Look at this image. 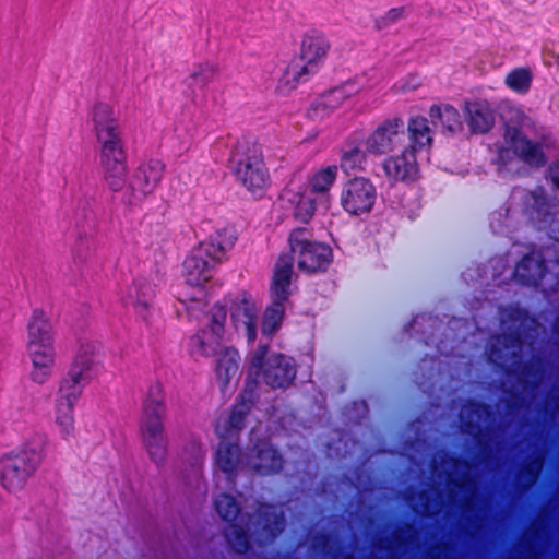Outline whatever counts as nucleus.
I'll list each match as a JSON object with an SVG mask.
<instances>
[{
    "label": "nucleus",
    "instance_id": "nucleus-1",
    "mask_svg": "<svg viewBox=\"0 0 559 559\" xmlns=\"http://www.w3.org/2000/svg\"><path fill=\"white\" fill-rule=\"evenodd\" d=\"M103 179L114 193L123 194L128 185V153L122 126L114 107L98 102L91 110Z\"/></svg>",
    "mask_w": 559,
    "mask_h": 559
},
{
    "label": "nucleus",
    "instance_id": "nucleus-2",
    "mask_svg": "<svg viewBox=\"0 0 559 559\" xmlns=\"http://www.w3.org/2000/svg\"><path fill=\"white\" fill-rule=\"evenodd\" d=\"M166 417L167 405L164 388L156 382L148 386L142 402L139 431L148 459L158 468L166 465L168 457L169 440L165 427Z\"/></svg>",
    "mask_w": 559,
    "mask_h": 559
},
{
    "label": "nucleus",
    "instance_id": "nucleus-3",
    "mask_svg": "<svg viewBox=\"0 0 559 559\" xmlns=\"http://www.w3.org/2000/svg\"><path fill=\"white\" fill-rule=\"evenodd\" d=\"M237 240L233 228H222L194 247L183 261V274L188 285L203 286L212 280L218 265L227 259V252Z\"/></svg>",
    "mask_w": 559,
    "mask_h": 559
},
{
    "label": "nucleus",
    "instance_id": "nucleus-4",
    "mask_svg": "<svg viewBox=\"0 0 559 559\" xmlns=\"http://www.w3.org/2000/svg\"><path fill=\"white\" fill-rule=\"evenodd\" d=\"M46 438L35 436L0 456V484L11 493L24 489L45 459Z\"/></svg>",
    "mask_w": 559,
    "mask_h": 559
},
{
    "label": "nucleus",
    "instance_id": "nucleus-5",
    "mask_svg": "<svg viewBox=\"0 0 559 559\" xmlns=\"http://www.w3.org/2000/svg\"><path fill=\"white\" fill-rule=\"evenodd\" d=\"M26 353L32 361L31 379L45 383L55 364L53 329L41 309H35L26 326Z\"/></svg>",
    "mask_w": 559,
    "mask_h": 559
},
{
    "label": "nucleus",
    "instance_id": "nucleus-6",
    "mask_svg": "<svg viewBox=\"0 0 559 559\" xmlns=\"http://www.w3.org/2000/svg\"><path fill=\"white\" fill-rule=\"evenodd\" d=\"M229 168L249 192L262 195L270 185L269 169L264 163L263 153L257 143L237 142L228 159Z\"/></svg>",
    "mask_w": 559,
    "mask_h": 559
},
{
    "label": "nucleus",
    "instance_id": "nucleus-7",
    "mask_svg": "<svg viewBox=\"0 0 559 559\" xmlns=\"http://www.w3.org/2000/svg\"><path fill=\"white\" fill-rule=\"evenodd\" d=\"M296 364L293 357L282 353L270 354V346L261 344L251 355L247 381H262L272 389H287L296 379Z\"/></svg>",
    "mask_w": 559,
    "mask_h": 559
},
{
    "label": "nucleus",
    "instance_id": "nucleus-8",
    "mask_svg": "<svg viewBox=\"0 0 559 559\" xmlns=\"http://www.w3.org/2000/svg\"><path fill=\"white\" fill-rule=\"evenodd\" d=\"M290 252L296 259L298 270L307 275L325 273L333 262V250L324 242L311 239L310 231L305 227L295 228L288 237Z\"/></svg>",
    "mask_w": 559,
    "mask_h": 559
},
{
    "label": "nucleus",
    "instance_id": "nucleus-9",
    "mask_svg": "<svg viewBox=\"0 0 559 559\" xmlns=\"http://www.w3.org/2000/svg\"><path fill=\"white\" fill-rule=\"evenodd\" d=\"M293 276V258L287 254H281L274 267V274L271 283L272 302L264 311L262 321L263 334L272 335L282 325L286 310V302L290 297V284Z\"/></svg>",
    "mask_w": 559,
    "mask_h": 559
},
{
    "label": "nucleus",
    "instance_id": "nucleus-10",
    "mask_svg": "<svg viewBox=\"0 0 559 559\" xmlns=\"http://www.w3.org/2000/svg\"><path fill=\"white\" fill-rule=\"evenodd\" d=\"M164 173L165 165L158 159L141 163L129 178L123 194L120 195L121 203L128 209L140 207L160 185Z\"/></svg>",
    "mask_w": 559,
    "mask_h": 559
},
{
    "label": "nucleus",
    "instance_id": "nucleus-11",
    "mask_svg": "<svg viewBox=\"0 0 559 559\" xmlns=\"http://www.w3.org/2000/svg\"><path fill=\"white\" fill-rule=\"evenodd\" d=\"M330 49L331 43L324 33L318 29L308 31L302 36L300 44V59L304 64L301 67L292 64L288 68L293 81L296 83L307 82L324 63Z\"/></svg>",
    "mask_w": 559,
    "mask_h": 559
},
{
    "label": "nucleus",
    "instance_id": "nucleus-12",
    "mask_svg": "<svg viewBox=\"0 0 559 559\" xmlns=\"http://www.w3.org/2000/svg\"><path fill=\"white\" fill-rule=\"evenodd\" d=\"M377 198V187L369 178L354 177L344 182L340 203L347 214L360 216L372 211Z\"/></svg>",
    "mask_w": 559,
    "mask_h": 559
},
{
    "label": "nucleus",
    "instance_id": "nucleus-13",
    "mask_svg": "<svg viewBox=\"0 0 559 559\" xmlns=\"http://www.w3.org/2000/svg\"><path fill=\"white\" fill-rule=\"evenodd\" d=\"M227 302L230 321L237 332H242L248 343L257 338V324L259 309L250 293L241 290L239 294H227L224 296Z\"/></svg>",
    "mask_w": 559,
    "mask_h": 559
},
{
    "label": "nucleus",
    "instance_id": "nucleus-14",
    "mask_svg": "<svg viewBox=\"0 0 559 559\" xmlns=\"http://www.w3.org/2000/svg\"><path fill=\"white\" fill-rule=\"evenodd\" d=\"M405 134V123L401 117L383 120L366 139V151L371 155H384L401 144Z\"/></svg>",
    "mask_w": 559,
    "mask_h": 559
},
{
    "label": "nucleus",
    "instance_id": "nucleus-15",
    "mask_svg": "<svg viewBox=\"0 0 559 559\" xmlns=\"http://www.w3.org/2000/svg\"><path fill=\"white\" fill-rule=\"evenodd\" d=\"M102 345L95 341L82 342L69 371L85 382H91L103 370Z\"/></svg>",
    "mask_w": 559,
    "mask_h": 559
},
{
    "label": "nucleus",
    "instance_id": "nucleus-16",
    "mask_svg": "<svg viewBox=\"0 0 559 559\" xmlns=\"http://www.w3.org/2000/svg\"><path fill=\"white\" fill-rule=\"evenodd\" d=\"M359 90L360 87L355 81L348 80L322 94L317 102L311 104L307 116L313 120H322L329 117L347 98L356 95Z\"/></svg>",
    "mask_w": 559,
    "mask_h": 559
},
{
    "label": "nucleus",
    "instance_id": "nucleus-17",
    "mask_svg": "<svg viewBox=\"0 0 559 559\" xmlns=\"http://www.w3.org/2000/svg\"><path fill=\"white\" fill-rule=\"evenodd\" d=\"M506 141L514 154L526 165L543 168L547 164V156L538 142L530 140L519 128H508Z\"/></svg>",
    "mask_w": 559,
    "mask_h": 559
},
{
    "label": "nucleus",
    "instance_id": "nucleus-18",
    "mask_svg": "<svg viewBox=\"0 0 559 559\" xmlns=\"http://www.w3.org/2000/svg\"><path fill=\"white\" fill-rule=\"evenodd\" d=\"M249 463L257 474L271 476L282 472L284 457L269 440L261 439L251 448Z\"/></svg>",
    "mask_w": 559,
    "mask_h": 559
},
{
    "label": "nucleus",
    "instance_id": "nucleus-19",
    "mask_svg": "<svg viewBox=\"0 0 559 559\" xmlns=\"http://www.w3.org/2000/svg\"><path fill=\"white\" fill-rule=\"evenodd\" d=\"M255 518L254 534L261 545L274 542L284 530V515L273 504H261Z\"/></svg>",
    "mask_w": 559,
    "mask_h": 559
},
{
    "label": "nucleus",
    "instance_id": "nucleus-20",
    "mask_svg": "<svg viewBox=\"0 0 559 559\" xmlns=\"http://www.w3.org/2000/svg\"><path fill=\"white\" fill-rule=\"evenodd\" d=\"M548 266L540 252H528L516 263L513 277L519 285L537 288L546 274Z\"/></svg>",
    "mask_w": 559,
    "mask_h": 559
},
{
    "label": "nucleus",
    "instance_id": "nucleus-21",
    "mask_svg": "<svg viewBox=\"0 0 559 559\" xmlns=\"http://www.w3.org/2000/svg\"><path fill=\"white\" fill-rule=\"evenodd\" d=\"M385 176L397 182H414L419 177L417 156L411 150H403L401 154L390 156L383 160Z\"/></svg>",
    "mask_w": 559,
    "mask_h": 559
},
{
    "label": "nucleus",
    "instance_id": "nucleus-22",
    "mask_svg": "<svg viewBox=\"0 0 559 559\" xmlns=\"http://www.w3.org/2000/svg\"><path fill=\"white\" fill-rule=\"evenodd\" d=\"M257 397V380L246 381L245 389L229 414L226 435L238 433L243 429L246 418L255 404Z\"/></svg>",
    "mask_w": 559,
    "mask_h": 559
},
{
    "label": "nucleus",
    "instance_id": "nucleus-23",
    "mask_svg": "<svg viewBox=\"0 0 559 559\" xmlns=\"http://www.w3.org/2000/svg\"><path fill=\"white\" fill-rule=\"evenodd\" d=\"M154 298V285L145 278H138L129 288L126 304L132 306L143 321L148 322Z\"/></svg>",
    "mask_w": 559,
    "mask_h": 559
},
{
    "label": "nucleus",
    "instance_id": "nucleus-24",
    "mask_svg": "<svg viewBox=\"0 0 559 559\" xmlns=\"http://www.w3.org/2000/svg\"><path fill=\"white\" fill-rule=\"evenodd\" d=\"M406 131L408 135V146L415 155L432 144V130L429 127V120L423 116H414L408 119Z\"/></svg>",
    "mask_w": 559,
    "mask_h": 559
},
{
    "label": "nucleus",
    "instance_id": "nucleus-25",
    "mask_svg": "<svg viewBox=\"0 0 559 559\" xmlns=\"http://www.w3.org/2000/svg\"><path fill=\"white\" fill-rule=\"evenodd\" d=\"M429 118L435 128L442 133L454 134L462 129L461 115L456 108L449 104H433L429 108Z\"/></svg>",
    "mask_w": 559,
    "mask_h": 559
},
{
    "label": "nucleus",
    "instance_id": "nucleus-26",
    "mask_svg": "<svg viewBox=\"0 0 559 559\" xmlns=\"http://www.w3.org/2000/svg\"><path fill=\"white\" fill-rule=\"evenodd\" d=\"M241 448L238 443L225 441L218 443L215 463L228 479L236 477L238 465L241 462Z\"/></svg>",
    "mask_w": 559,
    "mask_h": 559
},
{
    "label": "nucleus",
    "instance_id": "nucleus-27",
    "mask_svg": "<svg viewBox=\"0 0 559 559\" xmlns=\"http://www.w3.org/2000/svg\"><path fill=\"white\" fill-rule=\"evenodd\" d=\"M224 336H217L212 331L203 328L199 330L189 340V350L191 355L212 357L216 355L222 347Z\"/></svg>",
    "mask_w": 559,
    "mask_h": 559
},
{
    "label": "nucleus",
    "instance_id": "nucleus-28",
    "mask_svg": "<svg viewBox=\"0 0 559 559\" xmlns=\"http://www.w3.org/2000/svg\"><path fill=\"white\" fill-rule=\"evenodd\" d=\"M240 355L234 347H226L217 358L216 378L224 391L237 374L239 369Z\"/></svg>",
    "mask_w": 559,
    "mask_h": 559
},
{
    "label": "nucleus",
    "instance_id": "nucleus-29",
    "mask_svg": "<svg viewBox=\"0 0 559 559\" xmlns=\"http://www.w3.org/2000/svg\"><path fill=\"white\" fill-rule=\"evenodd\" d=\"M468 114L467 124L473 133H487L493 126L495 118L490 108L481 103H472L466 106Z\"/></svg>",
    "mask_w": 559,
    "mask_h": 559
},
{
    "label": "nucleus",
    "instance_id": "nucleus-30",
    "mask_svg": "<svg viewBox=\"0 0 559 559\" xmlns=\"http://www.w3.org/2000/svg\"><path fill=\"white\" fill-rule=\"evenodd\" d=\"M87 384L88 382L68 371L67 376L60 381L56 403L75 406Z\"/></svg>",
    "mask_w": 559,
    "mask_h": 559
},
{
    "label": "nucleus",
    "instance_id": "nucleus-31",
    "mask_svg": "<svg viewBox=\"0 0 559 559\" xmlns=\"http://www.w3.org/2000/svg\"><path fill=\"white\" fill-rule=\"evenodd\" d=\"M215 510L219 518L227 524L238 522L241 507L230 493H221L214 501Z\"/></svg>",
    "mask_w": 559,
    "mask_h": 559
},
{
    "label": "nucleus",
    "instance_id": "nucleus-32",
    "mask_svg": "<svg viewBox=\"0 0 559 559\" xmlns=\"http://www.w3.org/2000/svg\"><path fill=\"white\" fill-rule=\"evenodd\" d=\"M337 166L332 165L318 170L310 179L309 186L312 193H328L336 181Z\"/></svg>",
    "mask_w": 559,
    "mask_h": 559
},
{
    "label": "nucleus",
    "instance_id": "nucleus-33",
    "mask_svg": "<svg viewBox=\"0 0 559 559\" xmlns=\"http://www.w3.org/2000/svg\"><path fill=\"white\" fill-rule=\"evenodd\" d=\"M230 531L225 532V538L229 547L238 555H245L251 548L249 535L246 528L238 522L228 524Z\"/></svg>",
    "mask_w": 559,
    "mask_h": 559
},
{
    "label": "nucleus",
    "instance_id": "nucleus-34",
    "mask_svg": "<svg viewBox=\"0 0 559 559\" xmlns=\"http://www.w3.org/2000/svg\"><path fill=\"white\" fill-rule=\"evenodd\" d=\"M228 311L229 309L224 297L217 300L209 311V324L205 329L212 331L217 336H224Z\"/></svg>",
    "mask_w": 559,
    "mask_h": 559
},
{
    "label": "nucleus",
    "instance_id": "nucleus-35",
    "mask_svg": "<svg viewBox=\"0 0 559 559\" xmlns=\"http://www.w3.org/2000/svg\"><path fill=\"white\" fill-rule=\"evenodd\" d=\"M56 423L62 438L67 439L74 432V406L56 403Z\"/></svg>",
    "mask_w": 559,
    "mask_h": 559
},
{
    "label": "nucleus",
    "instance_id": "nucleus-36",
    "mask_svg": "<svg viewBox=\"0 0 559 559\" xmlns=\"http://www.w3.org/2000/svg\"><path fill=\"white\" fill-rule=\"evenodd\" d=\"M532 73L528 69L518 68L506 76V85L515 93L525 94L532 85Z\"/></svg>",
    "mask_w": 559,
    "mask_h": 559
},
{
    "label": "nucleus",
    "instance_id": "nucleus-37",
    "mask_svg": "<svg viewBox=\"0 0 559 559\" xmlns=\"http://www.w3.org/2000/svg\"><path fill=\"white\" fill-rule=\"evenodd\" d=\"M365 163L366 152L362 151L358 145H355L343 152L340 167L345 173H350L354 170L362 169Z\"/></svg>",
    "mask_w": 559,
    "mask_h": 559
},
{
    "label": "nucleus",
    "instance_id": "nucleus-38",
    "mask_svg": "<svg viewBox=\"0 0 559 559\" xmlns=\"http://www.w3.org/2000/svg\"><path fill=\"white\" fill-rule=\"evenodd\" d=\"M487 359L498 369H504L510 358L518 355L516 352H509L500 341L492 342L487 348Z\"/></svg>",
    "mask_w": 559,
    "mask_h": 559
},
{
    "label": "nucleus",
    "instance_id": "nucleus-39",
    "mask_svg": "<svg viewBox=\"0 0 559 559\" xmlns=\"http://www.w3.org/2000/svg\"><path fill=\"white\" fill-rule=\"evenodd\" d=\"M216 74L217 68L212 63L205 62L198 66L197 70L191 73L190 79L193 85L203 90L214 81Z\"/></svg>",
    "mask_w": 559,
    "mask_h": 559
},
{
    "label": "nucleus",
    "instance_id": "nucleus-40",
    "mask_svg": "<svg viewBox=\"0 0 559 559\" xmlns=\"http://www.w3.org/2000/svg\"><path fill=\"white\" fill-rule=\"evenodd\" d=\"M316 213V200L306 194H301L295 206L294 215L301 223H309Z\"/></svg>",
    "mask_w": 559,
    "mask_h": 559
},
{
    "label": "nucleus",
    "instance_id": "nucleus-41",
    "mask_svg": "<svg viewBox=\"0 0 559 559\" xmlns=\"http://www.w3.org/2000/svg\"><path fill=\"white\" fill-rule=\"evenodd\" d=\"M496 338L497 341H500L504 347L512 349V352L520 348L523 343L522 333L519 329L503 332L502 334L497 335Z\"/></svg>",
    "mask_w": 559,
    "mask_h": 559
},
{
    "label": "nucleus",
    "instance_id": "nucleus-42",
    "mask_svg": "<svg viewBox=\"0 0 559 559\" xmlns=\"http://www.w3.org/2000/svg\"><path fill=\"white\" fill-rule=\"evenodd\" d=\"M507 318L512 323L523 324L530 319V313L526 309L519 306L510 307L507 312Z\"/></svg>",
    "mask_w": 559,
    "mask_h": 559
},
{
    "label": "nucleus",
    "instance_id": "nucleus-43",
    "mask_svg": "<svg viewBox=\"0 0 559 559\" xmlns=\"http://www.w3.org/2000/svg\"><path fill=\"white\" fill-rule=\"evenodd\" d=\"M464 430L466 433L475 437L477 442L480 443L479 437L484 433L485 428L478 421L474 420L472 417L465 419L463 421Z\"/></svg>",
    "mask_w": 559,
    "mask_h": 559
},
{
    "label": "nucleus",
    "instance_id": "nucleus-44",
    "mask_svg": "<svg viewBox=\"0 0 559 559\" xmlns=\"http://www.w3.org/2000/svg\"><path fill=\"white\" fill-rule=\"evenodd\" d=\"M467 412L469 416L480 417L483 414H490V406L478 401H471L467 406Z\"/></svg>",
    "mask_w": 559,
    "mask_h": 559
},
{
    "label": "nucleus",
    "instance_id": "nucleus-45",
    "mask_svg": "<svg viewBox=\"0 0 559 559\" xmlns=\"http://www.w3.org/2000/svg\"><path fill=\"white\" fill-rule=\"evenodd\" d=\"M190 448H191V451L193 453L192 466H193V468L199 471L201 468L202 464H203V461H204V457H205V452L202 449L201 444L198 443V442H192L190 444Z\"/></svg>",
    "mask_w": 559,
    "mask_h": 559
},
{
    "label": "nucleus",
    "instance_id": "nucleus-46",
    "mask_svg": "<svg viewBox=\"0 0 559 559\" xmlns=\"http://www.w3.org/2000/svg\"><path fill=\"white\" fill-rule=\"evenodd\" d=\"M520 372H521V376L523 377L520 380L524 385L527 384V381L524 378H536L538 376L537 367L531 361L523 364Z\"/></svg>",
    "mask_w": 559,
    "mask_h": 559
},
{
    "label": "nucleus",
    "instance_id": "nucleus-47",
    "mask_svg": "<svg viewBox=\"0 0 559 559\" xmlns=\"http://www.w3.org/2000/svg\"><path fill=\"white\" fill-rule=\"evenodd\" d=\"M547 171L552 186L559 190V160L552 162Z\"/></svg>",
    "mask_w": 559,
    "mask_h": 559
},
{
    "label": "nucleus",
    "instance_id": "nucleus-48",
    "mask_svg": "<svg viewBox=\"0 0 559 559\" xmlns=\"http://www.w3.org/2000/svg\"><path fill=\"white\" fill-rule=\"evenodd\" d=\"M404 14V8H393L390 9L386 13V20L391 23L396 22L400 20Z\"/></svg>",
    "mask_w": 559,
    "mask_h": 559
},
{
    "label": "nucleus",
    "instance_id": "nucleus-49",
    "mask_svg": "<svg viewBox=\"0 0 559 559\" xmlns=\"http://www.w3.org/2000/svg\"><path fill=\"white\" fill-rule=\"evenodd\" d=\"M419 319L424 321L426 319V316L420 314V316H416L415 318H413V320L406 326V331L408 333H411V331L415 329V324L418 322Z\"/></svg>",
    "mask_w": 559,
    "mask_h": 559
},
{
    "label": "nucleus",
    "instance_id": "nucleus-50",
    "mask_svg": "<svg viewBox=\"0 0 559 559\" xmlns=\"http://www.w3.org/2000/svg\"><path fill=\"white\" fill-rule=\"evenodd\" d=\"M525 472L528 476H535V469L533 468V466L531 464H528L526 467H525Z\"/></svg>",
    "mask_w": 559,
    "mask_h": 559
},
{
    "label": "nucleus",
    "instance_id": "nucleus-51",
    "mask_svg": "<svg viewBox=\"0 0 559 559\" xmlns=\"http://www.w3.org/2000/svg\"><path fill=\"white\" fill-rule=\"evenodd\" d=\"M466 481H471V478H464L460 484L457 483V485L463 487Z\"/></svg>",
    "mask_w": 559,
    "mask_h": 559
},
{
    "label": "nucleus",
    "instance_id": "nucleus-52",
    "mask_svg": "<svg viewBox=\"0 0 559 559\" xmlns=\"http://www.w3.org/2000/svg\"><path fill=\"white\" fill-rule=\"evenodd\" d=\"M421 341H423V342H424V344H426V345H429V343H430L429 337H425V338H423Z\"/></svg>",
    "mask_w": 559,
    "mask_h": 559
},
{
    "label": "nucleus",
    "instance_id": "nucleus-53",
    "mask_svg": "<svg viewBox=\"0 0 559 559\" xmlns=\"http://www.w3.org/2000/svg\"><path fill=\"white\" fill-rule=\"evenodd\" d=\"M460 461H461V460H460V457H454V459H453L454 464H456V463H457V462H460Z\"/></svg>",
    "mask_w": 559,
    "mask_h": 559
},
{
    "label": "nucleus",
    "instance_id": "nucleus-54",
    "mask_svg": "<svg viewBox=\"0 0 559 559\" xmlns=\"http://www.w3.org/2000/svg\"><path fill=\"white\" fill-rule=\"evenodd\" d=\"M462 462L464 463V465H465V466H469L468 461L464 460V461H462Z\"/></svg>",
    "mask_w": 559,
    "mask_h": 559
},
{
    "label": "nucleus",
    "instance_id": "nucleus-55",
    "mask_svg": "<svg viewBox=\"0 0 559 559\" xmlns=\"http://www.w3.org/2000/svg\"><path fill=\"white\" fill-rule=\"evenodd\" d=\"M218 435H219V437H221V438H225V437H226V435H225V433H219V432H218Z\"/></svg>",
    "mask_w": 559,
    "mask_h": 559
}]
</instances>
